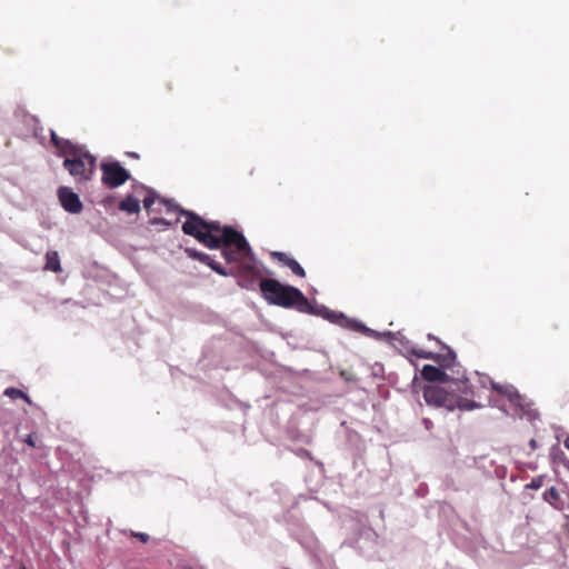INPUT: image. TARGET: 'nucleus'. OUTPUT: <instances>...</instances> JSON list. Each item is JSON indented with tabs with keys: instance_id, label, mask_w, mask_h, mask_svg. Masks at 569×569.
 Masks as SVG:
<instances>
[{
	"instance_id": "dca6fc26",
	"label": "nucleus",
	"mask_w": 569,
	"mask_h": 569,
	"mask_svg": "<svg viewBox=\"0 0 569 569\" xmlns=\"http://www.w3.org/2000/svg\"><path fill=\"white\" fill-rule=\"evenodd\" d=\"M44 270H50L53 272H61V263L59 253L54 250H50L46 253V264Z\"/></svg>"
},
{
	"instance_id": "72a5a7b5",
	"label": "nucleus",
	"mask_w": 569,
	"mask_h": 569,
	"mask_svg": "<svg viewBox=\"0 0 569 569\" xmlns=\"http://www.w3.org/2000/svg\"><path fill=\"white\" fill-rule=\"evenodd\" d=\"M130 156H131V157H134V158H138V157H139V156H138V153H136V152H131V153H130Z\"/></svg>"
},
{
	"instance_id": "bb28decb",
	"label": "nucleus",
	"mask_w": 569,
	"mask_h": 569,
	"mask_svg": "<svg viewBox=\"0 0 569 569\" xmlns=\"http://www.w3.org/2000/svg\"><path fill=\"white\" fill-rule=\"evenodd\" d=\"M149 222L152 226H160L163 230H166L170 227V222L163 218H152V219H150Z\"/></svg>"
},
{
	"instance_id": "a878e982",
	"label": "nucleus",
	"mask_w": 569,
	"mask_h": 569,
	"mask_svg": "<svg viewBox=\"0 0 569 569\" xmlns=\"http://www.w3.org/2000/svg\"><path fill=\"white\" fill-rule=\"evenodd\" d=\"M156 198H157L156 192H153L152 190H149L148 196H146L143 199V206L147 210H149L151 208V206L154 203Z\"/></svg>"
},
{
	"instance_id": "c756f323",
	"label": "nucleus",
	"mask_w": 569,
	"mask_h": 569,
	"mask_svg": "<svg viewBox=\"0 0 569 569\" xmlns=\"http://www.w3.org/2000/svg\"><path fill=\"white\" fill-rule=\"evenodd\" d=\"M489 403L492 407L499 408L501 411L507 412L506 408L499 403L498 400L489 399Z\"/></svg>"
},
{
	"instance_id": "412c9836",
	"label": "nucleus",
	"mask_w": 569,
	"mask_h": 569,
	"mask_svg": "<svg viewBox=\"0 0 569 569\" xmlns=\"http://www.w3.org/2000/svg\"><path fill=\"white\" fill-rule=\"evenodd\" d=\"M271 257L277 259L282 266H286L289 268L290 261H293L295 259L287 254L286 252L281 251H272Z\"/></svg>"
},
{
	"instance_id": "f704fd0d",
	"label": "nucleus",
	"mask_w": 569,
	"mask_h": 569,
	"mask_svg": "<svg viewBox=\"0 0 569 569\" xmlns=\"http://www.w3.org/2000/svg\"><path fill=\"white\" fill-rule=\"evenodd\" d=\"M428 338L429 339H435V337L432 335H428Z\"/></svg>"
},
{
	"instance_id": "20e7f679",
	"label": "nucleus",
	"mask_w": 569,
	"mask_h": 569,
	"mask_svg": "<svg viewBox=\"0 0 569 569\" xmlns=\"http://www.w3.org/2000/svg\"><path fill=\"white\" fill-rule=\"evenodd\" d=\"M456 392L457 391H452L450 388L446 390L440 386L430 385L426 386L423 389V399L428 405L445 407L450 411H453L456 408L462 411H469L481 407V405L473 399L455 397L452 393Z\"/></svg>"
},
{
	"instance_id": "2f4dec72",
	"label": "nucleus",
	"mask_w": 569,
	"mask_h": 569,
	"mask_svg": "<svg viewBox=\"0 0 569 569\" xmlns=\"http://www.w3.org/2000/svg\"><path fill=\"white\" fill-rule=\"evenodd\" d=\"M563 446L569 450V436L566 437V439L563 441Z\"/></svg>"
},
{
	"instance_id": "f03ea898",
	"label": "nucleus",
	"mask_w": 569,
	"mask_h": 569,
	"mask_svg": "<svg viewBox=\"0 0 569 569\" xmlns=\"http://www.w3.org/2000/svg\"><path fill=\"white\" fill-rule=\"evenodd\" d=\"M184 251L188 254V257L207 264L213 271H216L218 274H221L224 277L232 276V277L238 278V284L241 288H244L248 290L254 289L256 277L258 274V271L256 268V257H254L253 252H252L250 260H247V259L234 260L231 263H234L236 266L232 269L227 270L208 253L198 251L192 248H186Z\"/></svg>"
},
{
	"instance_id": "7c9ffc66",
	"label": "nucleus",
	"mask_w": 569,
	"mask_h": 569,
	"mask_svg": "<svg viewBox=\"0 0 569 569\" xmlns=\"http://www.w3.org/2000/svg\"><path fill=\"white\" fill-rule=\"evenodd\" d=\"M422 423L427 430H430L433 427V423L429 418H423Z\"/></svg>"
},
{
	"instance_id": "2eb2a0df",
	"label": "nucleus",
	"mask_w": 569,
	"mask_h": 569,
	"mask_svg": "<svg viewBox=\"0 0 569 569\" xmlns=\"http://www.w3.org/2000/svg\"><path fill=\"white\" fill-rule=\"evenodd\" d=\"M119 209L127 213L133 214L140 211V202L137 198L128 194L120 203Z\"/></svg>"
},
{
	"instance_id": "6ab92c4d",
	"label": "nucleus",
	"mask_w": 569,
	"mask_h": 569,
	"mask_svg": "<svg viewBox=\"0 0 569 569\" xmlns=\"http://www.w3.org/2000/svg\"><path fill=\"white\" fill-rule=\"evenodd\" d=\"M3 393L6 396L10 397L11 399L22 398L27 402H29V403L31 402V400H30V398H29V396L27 393H24L20 389L13 388V387L7 388Z\"/></svg>"
},
{
	"instance_id": "cd10ccee",
	"label": "nucleus",
	"mask_w": 569,
	"mask_h": 569,
	"mask_svg": "<svg viewBox=\"0 0 569 569\" xmlns=\"http://www.w3.org/2000/svg\"><path fill=\"white\" fill-rule=\"evenodd\" d=\"M133 536L142 542H147L149 540V536L144 532H133Z\"/></svg>"
},
{
	"instance_id": "1a4fd4ad",
	"label": "nucleus",
	"mask_w": 569,
	"mask_h": 569,
	"mask_svg": "<svg viewBox=\"0 0 569 569\" xmlns=\"http://www.w3.org/2000/svg\"><path fill=\"white\" fill-rule=\"evenodd\" d=\"M101 181L107 187L114 189L130 179L129 171L119 161H103L101 163Z\"/></svg>"
},
{
	"instance_id": "0eeeda50",
	"label": "nucleus",
	"mask_w": 569,
	"mask_h": 569,
	"mask_svg": "<svg viewBox=\"0 0 569 569\" xmlns=\"http://www.w3.org/2000/svg\"><path fill=\"white\" fill-rule=\"evenodd\" d=\"M457 379H452L456 385V391L458 393H462L466 396H470L472 398H480L481 391L488 389V386L492 388V383H495L490 377L486 375L477 373L478 385L470 382V380L465 376V373H459V370L456 372Z\"/></svg>"
},
{
	"instance_id": "9b49d317",
	"label": "nucleus",
	"mask_w": 569,
	"mask_h": 569,
	"mask_svg": "<svg viewBox=\"0 0 569 569\" xmlns=\"http://www.w3.org/2000/svg\"><path fill=\"white\" fill-rule=\"evenodd\" d=\"M58 199L64 211L69 213L78 214L83 209L79 194L69 187H60L58 189Z\"/></svg>"
},
{
	"instance_id": "a211bd4d",
	"label": "nucleus",
	"mask_w": 569,
	"mask_h": 569,
	"mask_svg": "<svg viewBox=\"0 0 569 569\" xmlns=\"http://www.w3.org/2000/svg\"><path fill=\"white\" fill-rule=\"evenodd\" d=\"M542 498L551 506H556V502L560 499V495L556 487H550L543 492Z\"/></svg>"
},
{
	"instance_id": "f8f14e48",
	"label": "nucleus",
	"mask_w": 569,
	"mask_h": 569,
	"mask_svg": "<svg viewBox=\"0 0 569 569\" xmlns=\"http://www.w3.org/2000/svg\"><path fill=\"white\" fill-rule=\"evenodd\" d=\"M421 377L429 382L440 381L448 383V388H450L452 391L456 389V385L452 379H457V376L449 375L442 369L432 365H425L422 367Z\"/></svg>"
},
{
	"instance_id": "473e14b6",
	"label": "nucleus",
	"mask_w": 569,
	"mask_h": 569,
	"mask_svg": "<svg viewBox=\"0 0 569 569\" xmlns=\"http://www.w3.org/2000/svg\"><path fill=\"white\" fill-rule=\"evenodd\" d=\"M530 447H531L532 449H535V448L537 447V442H536V440H535V439H531V440H530Z\"/></svg>"
},
{
	"instance_id": "423d86ee",
	"label": "nucleus",
	"mask_w": 569,
	"mask_h": 569,
	"mask_svg": "<svg viewBox=\"0 0 569 569\" xmlns=\"http://www.w3.org/2000/svg\"><path fill=\"white\" fill-rule=\"evenodd\" d=\"M97 167V158L87 149L73 158H64L63 168L77 182H87L92 179Z\"/></svg>"
},
{
	"instance_id": "c9c22d12",
	"label": "nucleus",
	"mask_w": 569,
	"mask_h": 569,
	"mask_svg": "<svg viewBox=\"0 0 569 569\" xmlns=\"http://www.w3.org/2000/svg\"><path fill=\"white\" fill-rule=\"evenodd\" d=\"M23 569H27V568H23Z\"/></svg>"
},
{
	"instance_id": "b1692460",
	"label": "nucleus",
	"mask_w": 569,
	"mask_h": 569,
	"mask_svg": "<svg viewBox=\"0 0 569 569\" xmlns=\"http://www.w3.org/2000/svg\"><path fill=\"white\" fill-rule=\"evenodd\" d=\"M543 480H545L543 476L533 477L531 479V481L526 485V488L527 489H531V490H538V489H540L542 487Z\"/></svg>"
},
{
	"instance_id": "4be33fe9",
	"label": "nucleus",
	"mask_w": 569,
	"mask_h": 569,
	"mask_svg": "<svg viewBox=\"0 0 569 569\" xmlns=\"http://www.w3.org/2000/svg\"><path fill=\"white\" fill-rule=\"evenodd\" d=\"M327 320H329L332 323L341 326L343 321H347V316H345L342 312H336L330 310L328 312Z\"/></svg>"
},
{
	"instance_id": "39448f33",
	"label": "nucleus",
	"mask_w": 569,
	"mask_h": 569,
	"mask_svg": "<svg viewBox=\"0 0 569 569\" xmlns=\"http://www.w3.org/2000/svg\"><path fill=\"white\" fill-rule=\"evenodd\" d=\"M176 210L179 211L181 216H184L187 220L182 223V232L187 236L193 237L199 242L204 244L209 249H220V242L208 234V230H206L204 219L197 214L193 211L186 210L182 208L176 207Z\"/></svg>"
},
{
	"instance_id": "aec40b11",
	"label": "nucleus",
	"mask_w": 569,
	"mask_h": 569,
	"mask_svg": "<svg viewBox=\"0 0 569 569\" xmlns=\"http://www.w3.org/2000/svg\"><path fill=\"white\" fill-rule=\"evenodd\" d=\"M271 257L277 259L282 266H286L289 268L290 261H293L295 259L287 254L286 252L281 251H272Z\"/></svg>"
},
{
	"instance_id": "7ed1b4c3",
	"label": "nucleus",
	"mask_w": 569,
	"mask_h": 569,
	"mask_svg": "<svg viewBox=\"0 0 569 569\" xmlns=\"http://www.w3.org/2000/svg\"><path fill=\"white\" fill-rule=\"evenodd\" d=\"M259 288L269 305L297 310H303L307 307V297L296 287L282 284L274 279H262L259 282Z\"/></svg>"
},
{
	"instance_id": "5701e85b",
	"label": "nucleus",
	"mask_w": 569,
	"mask_h": 569,
	"mask_svg": "<svg viewBox=\"0 0 569 569\" xmlns=\"http://www.w3.org/2000/svg\"><path fill=\"white\" fill-rule=\"evenodd\" d=\"M407 351L411 352L412 355H415L417 358H420V359H433L435 358V352H431V351H425V350H421V349H415V348H407Z\"/></svg>"
},
{
	"instance_id": "c85d7f7f",
	"label": "nucleus",
	"mask_w": 569,
	"mask_h": 569,
	"mask_svg": "<svg viewBox=\"0 0 569 569\" xmlns=\"http://www.w3.org/2000/svg\"><path fill=\"white\" fill-rule=\"evenodd\" d=\"M24 442L30 446V447H34L36 443H34V435L33 433H29L26 439H24Z\"/></svg>"
},
{
	"instance_id": "393cba45",
	"label": "nucleus",
	"mask_w": 569,
	"mask_h": 569,
	"mask_svg": "<svg viewBox=\"0 0 569 569\" xmlns=\"http://www.w3.org/2000/svg\"><path fill=\"white\" fill-rule=\"evenodd\" d=\"M289 269L292 271V273L300 278H303L306 276L305 269L296 259L293 261H290Z\"/></svg>"
},
{
	"instance_id": "f257e3e1",
	"label": "nucleus",
	"mask_w": 569,
	"mask_h": 569,
	"mask_svg": "<svg viewBox=\"0 0 569 569\" xmlns=\"http://www.w3.org/2000/svg\"><path fill=\"white\" fill-rule=\"evenodd\" d=\"M208 234L212 236L220 242L221 254L227 262L234 260H250L252 249L246 237L230 226L221 227L217 220H204Z\"/></svg>"
},
{
	"instance_id": "4468645a",
	"label": "nucleus",
	"mask_w": 569,
	"mask_h": 569,
	"mask_svg": "<svg viewBox=\"0 0 569 569\" xmlns=\"http://www.w3.org/2000/svg\"><path fill=\"white\" fill-rule=\"evenodd\" d=\"M432 360L436 361L442 369L453 370V367L456 366V353L452 349L446 347V352L435 353V358ZM452 373H455V371H452Z\"/></svg>"
},
{
	"instance_id": "6e6552de",
	"label": "nucleus",
	"mask_w": 569,
	"mask_h": 569,
	"mask_svg": "<svg viewBox=\"0 0 569 569\" xmlns=\"http://www.w3.org/2000/svg\"><path fill=\"white\" fill-rule=\"evenodd\" d=\"M492 389L505 396L509 402L518 408L521 415L526 416L529 420L533 421L539 418L538 411L531 409L529 403H525L522 396L513 386L492 383Z\"/></svg>"
},
{
	"instance_id": "f3484780",
	"label": "nucleus",
	"mask_w": 569,
	"mask_h": 569,
	"mask_svg": "<svg viewBox=\"0 0 569 569\" xmlns=\"http://www.w3.org/2000/svg\"><path fill=\"white\" fill-rule=\"evenodd\" d=\"M299 311L300 312L310 313V315L320 316L323 319H327L328 312L330 311V309L328 307L323 306V305H318L317 302L311 303L307 299V307H306V309L299 310Z\"/></svg>"
},
{
	"instance_id": "9d476101",
	"label": "nucleus",
	"mask_w": 569,
	"mask_h": 569,
	"mask_svg": "<svg viewBox=\"0 0 569 569\" xmlns=\"http://www.w3.org/2000/svg\"><path fill=\"white\" fill-rule=\"evenodd\" d=\"M341 327L353 330V331L363 332L369 337L379 338L381 336H385V337H388L389 340H392V341H399V342L406 343V345L409 343V341L403 336H401L399 332L393 333V332L387 331V332L380 333L373 329L366 327L361 321H358L356 319H350L348 317H347V321H343Z\"/></svg>"
},
{
	"instance_id": "ddd939ff",
	"label": "nucleus",
	"mask_w": 569,
	"mask_h": 569,
	"mask_svg": "<svg viewBox=\"0 0 569 569\" xmlns=\"http://www.w3.org/2000/svg\"><path fill=\"white\" fill-rule=\"evenodd\" d=\"M51 141L61 157L73 158L86 150L84 146L74 144L68 139L59 138L54 131H51Z\"/></svg>"
}]
</instances>
